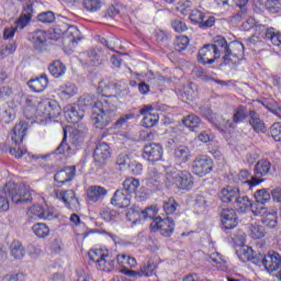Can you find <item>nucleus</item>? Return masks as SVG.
<instances>
[{"label": "nucleus", "instance_id": "f257e3e1", "mask_svg": "<svg viewBox=\"0 0 281 281\" xmlns=\"http://www.w3.org/2000/svg\"><path fill=\"white\" fill-rule=\"evenodd\" d=\"M101 95L94 99L91 94L80 97V106L92 109L91 120L95 128H106L117 116V97L113 91H117V83L113 81L100 82Z\"/></svg>", "mask_w": 281, "mask_h": 281}, {"label": "nucleus", "instance_id": "f03ea898", "mask_svg": "<svg viewBox=\"0 0 281 281\" xmlns=\"http://www.w3.org/2000/svg\"><path fill=\"white\" fill-rule=\"evenodd\" d=\"M8 196H10L12 203H15V205L32 203L30 189L14 182H7L4 187L0 189V212H8V210H10Z\"/></svg>", "mask_w": 281, "mask_h": 281}, {"label": "nucleus", "instance_id": "7ed1b4c3", "mask_svg": "<svg viewBox=\"0 0 281 281\" xmlns=\"http://www.w3.org/2000/svg\"><path fill=\"white\" fill-rule=\"evenodd\" d=\"M220 43H222L221 52L223 56V65H228L229 67H238L240 60L245 58V45L240 42L227 43L225 37L220 35Z\"/></svg>", "mask_w": 281, "mask_h": 281}, {"label": "nucleus", "instance_id": "20e7f679", "mask_svg": "<svg viewBox=\"0 0 281 281\" xmlns=\"http://www.w3.org/2000/svg\"><path fill=\"white\" fill-rule=\"evenodd\" d=\"M223 42L221 37L216 36L214 38V44L204 45L198 53V63L201 65H214L218 58H221V47H223Z\"/></svg>", "mask_w": 281, "mask_h": 281}, {"label": "nucleus", "instance_id": "39448f33", "mask_svg": "<svg viewBox=\"0 0 281 281\" xmlns=\"http://www.w3.org/2000/svg\"><path fill=\"white\" fill-rule=\"evenodd\" d=\"M165 183L168 188L176 186L178 190H192L194 179L188 170H180L176 173H166Z\"/></svg>", "mask_w": 281, "mask_h": 281}, {"label": "nucleus", "instance_id": "423d86ee", "mask_svg": "<svg viewBox=\"0 0 281 281\" xmlns=\"http://www.w3.org/2000/svg\"><path fill=\"white\" fill-rule=\"evenodd\" d=\"M250 212L254 216H261V223L269 227L270 229H276L278 227V212H269L267 206L262 202H251Z\"/></svg>", "mask_w": 281, "mask_h": 281}, {"label": "nucleus", "instance_id": "0eeeda50", "mask_svg": "<svg viewBox=\"0 0 281 281\" xmlns=\"http://www.w3.org/2000/svg\"><path fill=\"white\" fill-rule=\"evenodd\" d=\"M254 265L265 267L268 273H273L278 269H281V256L276 251L269 252L268 255L258 252L257 257L254 258Z\"/></svg>", "mask_w": 281, "mask_h": 281}, {"label": "nucleus", "instance_id": "6e6552de", "mask_svg": "<svg viewBox=\"0 0 281 281\" xmlns=\"http://www.w3.org/2000/svg\"><path fill=\"white\" fill-rule=\"evenodd\" d=\"M27 41H30L33 48L41 54L49 49V32L45 30H36L29 33Z\"/></svg>", "mask_w": 281, "mask_h": 281}, {"label": "nucleus", "instance_id": "1a4fd4ad", "mask_svg": "<svg viewBox=\"0 0 281 281\" xmlns=\"http://www.w3.org/2000/svg\"><path fill=\"white\" fill-rule=\"evenodd\" d=\"M271 172V161L268 159L259 160L255 166V178L252 182H245V186L248 187L249 190H254L256 186H260L265 179L262 177H267Z\"/></svg>", "mask_w": 281, "mask_h": 281}, {"label": "nucleus", "instance_id": "9d476101", "mask_svg": "<svg viewBox=\"0 0 281 281\" xmlns=\"http://www.w3.org/2000/svg\"><path fill=\"white\" fill-rule=\"evenodd\" d=\"M150 227L153 232H156V229H158L161 236H165V238H169V236H172V234H175V220H172V217L161 218L157 216L150 223Z\"/></svg>", "mask_w": 281, "mask_h": 281}, {"label": "nucleus", "instance_id": "9b49d317", "mask_svg": "<svg viewBox=\"0 0 281 281\" xmlns=\"http://www.w3.org/2000/svg\"><path fill=\"white\" fill-rule=\"evenodd\" d=\"M83 58L89 67H100L106 60V55L102 48L93 47L83 53Z\"/></svg>", "mask_w": 281, "mask_h": 281}, {"label": "nucleus", "instance_id": "f8f14e48", "mask_svg": "<svg viewBox=\"0 0 281 281\" xmlns=\"http://www.w3.org/2000/svg\"><path fill=\"white\" fill-rule=\"evenodd\" d=\"M193 175L198 177H205V175H210L212 172V168H214V161L212 158L203 156L201 158H196L193 164Z\"/></svg>", "mask_w": 281, "mask_h": 281}, {"label": "nucleus", "instance_id": "ddd939ff", "mask_svg": "<svg viewBox=\"0 0 281 281\" xmlns=\"http://www.w3.org/2000/svg\"><path fill=\"white\" fill-rule=\"evenodd\" d=\"M161 157H164V147L159 144L150 143L144 146L143 158L147 161L155 164V161H161Z\"/></svg>", "mask_w": 281, "mask_h": 281}, {"label": "nucleus", "instance_id": "4468645a", "mask_svg": "<svg viewBox=\"0 0 281 281\" xmlns=\"http://www.w3.org/2000/svg\"><path fill=\"white\" fill-rule=\"evenodd\" d=\"M88 256L92 262H97L101 271H111L113 269V263L106 260L109 255L102 252V249L90 250Z\"/></svg>", "mask_w": 281, "mask_h": 281}, {"label": "nucleus", "instance_id": "2eb2a0df", "mask_svg": "<svg viewBox=\"0 0 281 281\" xmlns=\"http://www.w3.org/2000/svg\"><path fill=\"white\" fill-rule=\"evenodd\" d=\"M33 16H34V1L29 0L23 5L22 13L15 22L18 27H20V30H24L25 27H27Z\"/></svg>", "mask_w": 281, "mask_h": 281}, {"label": "nucleus", "instance_id": "dca6fc26", "mask_svg": "<svg viewBox=\"0 0 281 281\" xmlns=\"http://www.w3.org/2000/svg\"><path fill=\"white\" fill-rule=\"evenodd\" d=\"M55 196L59 201H63V203H65L66 207L69 210H74V207H78V205H80V202L78 201V198H76V192L74 190H55Z\"/></svg>", "mask_w": 281, "mask_h": 281}, {"label": "nucleus", "instance_id": "f3484780", "mask_svg": "<svg viewBox=\"0 0 281 281\" xmlns=\"http://www.w3.org/2000/svg\"><path fill=\"white\" fill-rule=\"evenodd\" d=\"M111 157V147L105 142L99 143L93 151V159L99 166H104Z\"/></svg>", "mask_w": 281, "mask_h": 281}, {"label": "nucleus", "instance_id": "a211bd4d", "mask_svg": "<svg viewBox=\"0 0 281 281\" xmlns=\"http://www.w3.org/2000/svg\"><path fill=\"white\" fill-rule=\"evenodd\" d=\"M221 221L224 229H234V227L238 226V216L234 209L222 210Z\"/></svg>", "mask_w": 281, "mask_h": 281}, {"label": "nucleus", "instance_id": "6ab92c4d", "mask_svg": "<svg viewBox=\"0 0 281 281\" xmlns=\"http://www.w3.org/2000/svg\"><path fill=\"white\" fill-rule=\"evenodd\" d=\"M11 140L15 146L23 144V138L27 135V123L20 121L11 131Z\"/></svg>", "mask_w": 281, "mask_h": 281}, {"label": "nucleus", "instance_id": "aec40b11", "mask_svg": "<svg viewBox=\"0 0 281 281\" xmlns=\"http://www.w3.org/2000/svg\"><path fill=\"white\" fill-rule=\"evenodd\" d=\"M76 177V166L66 167L57 171L54 176L56 183L59 186H65V183H69V181H74Z\"/></svg>", "mask_w": 281, "mask_h": 281}, {"label": "nucleus", "instance_id": "412c9836", "mask_svg": "<svg viewBox=\"0 0 281 281\" xmlns=\"http://www.w3.org/2000/svg\"><path fill=\"white\" fill-rule=\"evenodd\" d=\"M38 110L43 111L44 117H48L49 120H54V117H58V115H60V105H58V102L56 101L41 103L38 105Z\"/></svg>", "mask_w": 281, "mask_h": 281}, {"label": "nucleus", "instance_id": "4be33fe9", "mask_svg": "<svg viewBox=\"0 0 281 281\" xmlns=\"http://www.w3.org/2000/svg\"><path fill=\"white\" fill-rule=\"evenodd\" d=\"M111 204L114 207H128L131 205V195L124 189H117L111 199Z\"/></svg>", "mask_w": 281, "mask_h": 281}, {"label": "nucleus", "instance_id": "5701e85b", "mask_svg": "<svg viewBox=\"0 0 281 281\" xmlns=\"http://www.w3.org/2000/svg\"><path fill=\"white\" fill-rule=\"evenodd\" d=\"M127 216H130V218H143V221H146V218H155V207L148 206L142 210L138 206H134L127 211Z\"/></svg>", "mask_w": 281, "mask_h": 281}, {"label": "nucleus", "instance_id": "b1692460", "mask_svg": "<svg viewBox=\"0 0 281 281\" xmlns=\"http://www.w3.org/2000/svg\"><path fill=\"white\" fill-rule=\"evenodd\" d=\"M30 213L32 218H44V221H54L56 218L52 209H45L41 205H33L30 209Z\"/></svg>", "mask_w": 281, "mask_h": 281}, {"label": "nucleus", "instance_id": "393cba45", "mask_svg": "<svg viewBox=\"0 0 281 281\" xmlns=\"http://www.w3.org/2000/svg\"><path fill=\"white\" fill-rule=\"evenodd\" d=\"M109 194V191L100 186H91L87 191L88 200L92 203H98V201H102L104 196Z\"/></svg>", "mask_w": 281, "mask_h": 281}, {"label": "nucleus", "instance_id": "a878e982", "mask_svg": "<svg viewBox=\"0 0 281 281\" xmlns=\"http://www.w3.org/2000/svg\"><path fill=\"white\" fill-rule=\"evenodd\" d=\"M238 194H240L239 188L226 187L220 192V199L222 203H235Z\"/></svg>", "mask_w": 281, "mask_h": 281}, {"label": "nucleus", "instance_id": "bb28decb", "mask_svg": "<svg viewBox=\"0 0 281 281\" xmlns=\"http://www.w3.org/2000/svg\"><path fill=\"white\" fill-rule=\"evenodd\" d=\"M47 85H49L47 75H42L38 78L29 80L27 82L31 91H34L35 93H42V91H45V89H47Z\"/></svg>", "mask_w": 281, "mask_h": 281}, {"label": "nucleus", "instance_id": "cd10ccee", "mask_svg": "<svg viewBox=\"0 0 281 281\" xmlns=\"http://www.w3.org/2000/svg\"><path fill=\"white\" fill-rule=\"evenodd\" d=\"M173 157L178 164H188L192 159V153L188 146L180 145L175 149Z\"/></svg>", "mask_w": 281, "mask_h": 281}, {"label": "nucleus", "instance_id": "c85d7f7f", "mask_svg": "<svg viewBox=\"0 0 281 281\" xmlns=\"http://www.w3.org/2000/svg\"><path fill=\"white\" fill-rule=\"evenodd\" d=\"M234 207L237 212H240L241 214H245L246 212H250L251 200L249 199V196L247 195L240 196V193H238L234 202Z\"/></svg>", "mask_w": 281, "mask_h": 281}, {"label": "nucleus", "instance_id": "c756f323", "mask_svg": "<svg viewBox=\"0 0 281 281\" xmlns=\"http://www.w3.org/2000/svg\"><path fill=\"white\" fill-rule=\"evenodd\" d=\"M249 124L252 126V130L255 133H265L267 131V127L265 126V122L260 120V114H258L256 111H249Z\"/></svg>", "mask_w": 281, "mask_h": 281}, {"label": "nucleus", "instance_id": "7c9ffc66", "mask_svg": "<svg viewBox=\"0 0 281 281\" xmlns=\"http://www.w3.org/2000/svg\"><path fill=\"white\" fill-rule=\"evenodd\" d=\"M10 256L14 258V260H21L25 258V248L23 244L19 240H13L9 246Z\"/></svg>", "mask_w": 281, "mask_h": 281}, {"label": "nucleus", "instance_id": "2f4dec72", "mask_svg": "<svg viewBox=\"0 0 281 281\" xmlns=\"http://www.w3.org/2000/svg\"><path fill=\"white\" fill-rule=\"evenodd\" d=\"M48 71L53 78H63V76L67 72V66H65V64H63L60 60H54L49 64Z\"/></svg>", "mask_w": 281, "mask_h": 281}, {"label": "nucleus", "instance_id": "473e14b6", "mask_svg": "<svg viewBox=\"0 0 281 281\" xmlns=\"http://www.w3.org/2000/svg\"><path fill=\"white\" fill-rule=\"evenodd\" d=\"M78 93V87H76L74 83L68 82L64 83L59 87V95L64 100H69V98H74Z\"/></svg>", "mask_w": 281, "mask_h": 281}, {"label": "nucleus", "instance_id": "72a5a7b5", "mask_svg": "<svg viewBox=\"0 0 281 281\" xmlns=\"http://www.w3.org/2000/svg\"><path fill=\"white\" fill-rule=\"evenodd\" d=\"M66 117H69L72 124H76L85 117V111L76 109L75 106L68 105L65 111Z\"/></svg>", "mask_w": 281, "mask_h": 281}, {"label": "nucleus", "instance_id": "f704fd0d", "mask_svg": "<svg viewBox=\"0 0 281 281\" xmlns=\"http://www.w3.org/2000/svg\"><path fill=\"white\" fill-rule=\"evenodd\" d=\"M237 255L241 262H249L254 265V258H258V254L254 255V249L249 246H244L237 250Z\"/></svg>", "mask_w": 281, "mask_h": 281}, {"label": "nucleus", "instance_id": "c9c22d12", "mask_svg": "<svg viewBox=\"0 0 281 281\" xmlns=\"http://www.w3.org/2000/svg\"><path fill=\"white\" fill-rule=\"evenodd\" d=\"M254 179H256V176H251V173L247 170H240L238 173V179L235 180V182L238 183L243 190H251L245 183H247V181L248 183H254Z\"/></svg>", "mask_w": 281, "mask_h": 281}, {"label": "nucleus", "instance_id": "e433bc0d", "mask_svg": "<svg viewBox=\"0 0 281 281\" xmlns=\"http://www.w3.org/2000/svg\"><path fill=\"white\" fill-rule=\"evenodd\" d=\"M139 188V179H136L134 177H130L123 181V191H125L127 194L132 195L137 192Z\"/></svg>", "mask_w": 281, "mask_h": 281}, {"label": "nucleus", "instance_id": "4c0bfd02", "mask_svg": "<svg viewBox=\"0 0 281 281\" xmlns=\"http://www.w3.org/2000/svg\"><path fill=\"white\" fill-rule=\"evenodd\" d=\"M243 29L246 31L255 29V31L258 32L259 34H263L266 38H267V31L271 30V27L267 29L262 24H256V20L251 18L246 20V22L243 24Z\"/></svg>", "mask_w": 281, "mask_h": 281}, {"label": "nucleus", "instance_id": "58836bf2", "mask_svg": "<svg viewBox=\"0 0 281 281\" xmlns=\"http://www.w3.org/2000/svg\"><path fill=\"white\" fill-rule=\"evenodd\" d=\"M247 117H249V112H247V108L244 105L237 106L233 112L234 124H243Z\"/></svg>", "mask_w": 281, "mask_h": 281}, {"label": "nucleus", "instance_id": "ea45409f", "mask_svg": "<svg viewBox=\"0 0 281 281\" xmlns=\"http://www.w3.org/2000/svg\"><path fill=\"white\" fill-rule=\"evenodd\" d=\"M87 131H89V128L85 127H82V130H72L70 133L71 144L74 146H82Z\"/></svg>", "mask_w": 281, "mask_h": 281}, {"label": "nucleus", "instance_id": "a19ab883", "mask_svg": "<svg viewBox=\"0 0 281 281\" xmlns=\"http://www.w3.org/2000/svg\"><path fill=\"white\" fill-rule=\"evenodd\" d=\"M65 36L69 40V43H78V41H82V34L80 33V30H78V27L75 25L67 27Z\"/></svg>", "mask_w": 281, "mask_h": 281}, {"label": "nucleus", "instance_id": "79ce46f5", "mask_svg": "<svg viewBox=\"0 0 281 281\" xmlns=\"http://www.w3.org/2000/svg\"><path fill=\"white\" fill-rule=\"evenodd\" d=\"M212 203H214V198L210 193L198 194L195 198L198 207H210Z\"/></svg>", "mask_w": 281, "mask_h": 281}, {"label": "nucleus", "instance_id": "37998d69", "mask_svg": "<svg viewBox=\"0 0 281 281\" xmlns=\"http://www.w3.org/2000/svg\"><path fill=\"white\" fill-rule=\"evenodd\" d=\"M179 207V203L177 200H175L173 196L167 198L162 203V209L165 214H175L177 212V209Z\"/></svg>", "mask_w": 281, "mask_h": 281}, {"label": "nucleus", "instance_id": "c03bdc74", "mask_svg": "<svg viewBox=\"0 0 281 281\" xmlns=\"http://www.w3.org/2000/svg\"><path fill=\"white\" fill-rule=\"evenodd\" d=\"M182 124H184L187 128H190V131H194V128L201 126V117L194 114H189L182 120Z\"/></svg>", "mask_w": 281, "mask_h": 281}, {"label": "nucleus", "instance_id": "a18cd8bd", "mask_svg": "<svg viewBox=\"0 0 281 281\" xmlns=\"http://www.w3.org/2000/svg\"><path fill=\"white\" fill-rule=\"evenodd\" d=\"M32 229L37 238H47L49 236V226L45 223L34 224Z\"/></svg>", "mask_w": 281, "mask_h": 281}, {"label": "nucleus", "instance_id": "49530a36", "mask_svg": "<svg viewBox=\"0 0 281 281\" xmlns=\"http://www.w3.org/2000/svg\"><path fill=\"white\" fill-rule=\"evenodd\" d=\"M188 45H190V38L186 35L177 36L173 42L176 52H184V49H188Z\"/></svg>", "mask_w": 281, "mask_h": 281}, {"label": "nucleus", "instance_id": "de8ad7c7", "mask_svg": "<svg viewBox=\"0 0 281 281\" xmlns=\"http://www.w3.org/2000/svg\"><path fill=\"white\" fill-rule=\"evenodd\" d=\"M266 38H267V41H270L272 43V45L280 47L281 34L276 29H273V27L268 29L266 32Z\"/></svg>", "mask_w": 281, "mask_h": 281}, {"label": "nucleus", "instance_id": "09e8293b", "mask_svg": "<svg viewBox=\"0 0 281 281\" xmlns=\"http://www.w3.org/2000/svg\"><path fill=\"white\" fill-rule=\"evenodd\" d=\"M15 117H16V112L14 111V108H7L0 111V120L4 124H10V122H12Z\"/></svg>", "mask_w": 281, "mask_h": 281}, {"label": "nucleus", "instance_id": "8fccbe9b", "mask_svg": "<svg viewBox=\"0 0 281 281\" xmlns=\"http://www.w3.org/2000/svg\"><path fill=\"white\" fill-rule=\"evenodd\" d=\"M159 123V115L158 114H153L148 113L146 116H144L142 124L145 126V128H153V126H157Z\"/></svg>", "mask_w": 281, "mask_h": 281}, {"label": "nucleus", "instance_id": "3c124183", "mask_svg": "<svg viewBox=\"0 0 281 281\" xmlns=\"http://www.w3.org/2000/svg\"><path fill=\"white\" fill-rule=\"evenodd\" d=\"M100 216L103 221H106V223H111V221H115V218L120 216V213L113 209H102L100 211Z\"/></svg>", "mask_w": 281, "mask_h": 281}, {"label": "nucleus", "instance_id": "603ef678", "mask_svg": "<svg viewBox=\"0 0 281 281\" xmlns=\"http://www.w3.org/2000/svg\"><path fill=\"white\" fill-rule=\"evenodd\" d=\"M255 201H257L258 203H263L266 205V203H269V201H271V193H269V191H267L266 189L257 190L255 192Z\"/></svg>", "mask_w": 281, "mask_h": 281}, {"label": "nucleus", "instance_id": "864d4df0", "mask_svg": "<svg viewBox=\"0 0 281 281\" xmlns=\"http://www.w3.org/2000/svg\"><path fill=\"white\" fill-rule=\"evenodd\" d=\"M155 269H157L155 262L147 261V263L140 267V274L145 278H150V276H155Z\"/></svg>", "mask_w": 281, "mask_h": 281}, {"label": "nucleus", "instance_id": "5fc2aeb1", "mask_svg": "<svg viewBox=\"0 0 281 281\" xmlns=\"http://www.w3.org/2000/svg\"><path fill=\"white\" fill-rule=\"evenodd\" d=\"M69 150H71V147L67 144V131L64 130V137L61 143L55 149V155H65V153H69Z\"/></svg>", "mask_w": 281, "mask_h": 281}, {"label": "nucleus", "instance_id": "6e6d98bb", "mask_svg": "<svg viewBox=\"0 0 281 281\" xmlns=\"http://www.w3.org/2000/svg\"><path fill=\"white\" fill-rule=\"evenodd\" d=\"M266 10L270 12V14H278L279 12H281L280 0H267Z\"/></svg>", "mask_w": 281, "mask_h": 281}, {"label": "nucleus", "instance_id": "4d7b16f0", "mask_svg": "<svg viewBox=\"0 0 281 281\" xmlns=\"http://www.w3.org/2000/svg\"><path fill=\"white\" fill-rule=\"evenodd\" d=\"M37 21H40V23L50 24L56 21V15L52 11H45L37 15Z\"/></svg>", "mask_w": 281, "mask_h": 281}, {"label": "nucleus", "instance_id": "13d9d810", "mask_svg": "<svg viewBox=\"0 0 281 281\" xmlns=\"http://www.w3.org/2000/svg\"><path fill=\"white\" fill-rule=\"evenodd\" d=\"M248 2H249V0H239L237 5L240 9V11L237 12V14L233 16V19L235 21H240V19H245V16H247V7L246 5Z\"/></svg>", "mask_w": 281, "mask_h": 281}, {"label": "nucleus", "instance_id": "bf43d9fd", "mask_svg": "<svg viewBox=\"0 0 281 281\" xmlns=\"http://www.w3.org/2000/svg\"><path fill=\"white\" fill-rule=\"evenodd\" d=\"M83 7L88 12H98L102 7V2L100 0H83Z\"/></svg>", "mask_w": 281, "mask_h": 281}, {"label": "nucleus", "instance_id": "052dcab7", "mask_svg": "<svg viewBox=\"0 0 281 281\" xmlns=\"http://www.w3.org/2000/svg\"><path fill=\"white\" fill-rule=\"evenodd\" d=\"M130 120H135L134 113H127L120 116V119L114 123V128H122V126H126Z\"/></svg>", "mask_w": 281, "mask_h": 281}, {"label": "nucleus", "instance_id": "680f3d73", "mask_svg": "<svg viewBox=\"0 0 281 281\" xmlns=\"http://www.w3.org/2000/svg\"><path fill=\"white\" fill-rule=\"evenodd\" d=\"M265 227L260 226V225H255L250 227V236L251 238H254L255 240H258L260 238H265Z\"/></svg>", "mask_w": 281, "mask_h": 281}, {"label": "nucleus", "instance_id": "e2e57ef3", "mask_svg": "<svg viewBox=\"0 0 281 281\" xmlns=\"http://www.w3.org/2000/svg\"><path fill=\"white\" fill-rule=\"evenodd\" d=\"M171 27L178 33L186 32L188 30V25L181 19L171 20Z\"/></svg>", "mask_w": 281, "mask_h": 281}, {"label": "nucleus", "instance_id": "0e129e2a", "mask_svg": "<svg viewBox=\"0 0 281 281\" xmlns=\"http://www.w3.org/2000/svg\"><path fill=\"white\" fill-rule=\"evenodd\" d=\"M205 13L199 11L198 9H194L191 11L189 19L192 23H198L199 25L203 23Z\"/></svg>", "mask_w": 281, "mask_h": 281}, {"label": "nucleus", "instance_id": "69168bd1", "mask_svg": "<svg viewBox=\"0 0 281 281\" xmlns=\"http://www.w3.org/2000/svg\"><path fill=\"white\" fill-rule=\"evenodd\" d=\"M214 23H216V18L204 14V18H202V22H200L199 25L202 30H207V27H213Z\"/></svg>", "mask_w": 281, "mask_h": 281}, {"label": "nucleus", "instance_id": "338daca9", "mask_svg": "<svg viewBox=\"0 0 281 281\" xmlns=\"http://www.w3.org/2000/svg\"><path fill=\"white\" fill-rule=\"evenodd\" d=\"M270 135L274 139V142H281V124L274 123L270 127Z\"/></svg>", "mask_w": 281, "mask_h": 281}, {"label": "nucleus", "instance_id": "774afa93", "mask_svg": "<svg viewBox=\"0 0 281 281\" xmlns=\"http://www.w3.org/2000/svg\"><path fill=\"white\" fill-rule=\"evenodd\" d=\"M144 166H142V164L137 162V161H133L128 164V169L132 172V175H142V170H143Z\"/></svg>", "mask_w": 281, "mask_h": 281}]
</instances>
